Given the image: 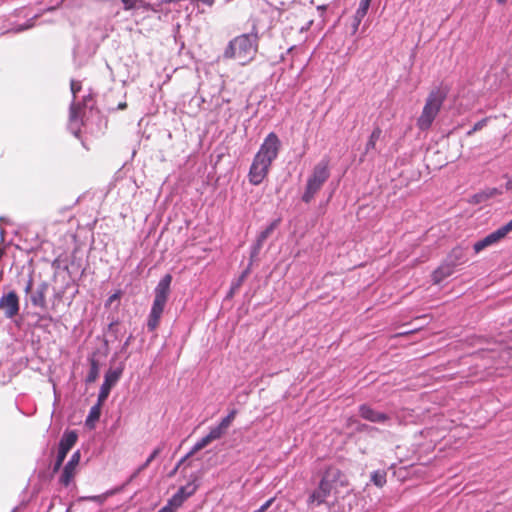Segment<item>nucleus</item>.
Segmentation results:
<instances>
[{"label":"nucleus","instance_id":"obj_15","mask_svg":"<svg viewBox=\"0 0 512 512\" xmlns=\"http://www.w3.org/2000/svg\"><path fill=\"white\" fill-rule=\"evenodd\" d=\"M455 267L446 259L432 273V281L434 284H440L446 278L454 273Z\"/></svg>","mask_w":512,"mask_h":512},{"label":"nucleus","instance_id":"obj_5","mask_svg":"<svg viewBox=\"0 0 512 512\" xmlns=\"http://www.w3.org/2000/svg\"><path fill=\"white\" fill-rule=\"evenodd\" d=\"M49 284L45 281L34 285L33 276L29 275L24 284V305L28 310L30 307L43 310L46 304V294Z\"/></svg>","mask_w":512,"mask_h":512},{"label":"nucleus","instance_id":"obj_8","mask_svg":"<svg viewBox=\"0 0 512 512\" xmlns=\"http://www.w3.org/2000/svg\"><path fill=\"white\" fill-rule=\"evenodd\" d=\"M198 485L192 481L181 486L178 491L168 500V504L176 511L182 504L197 491Z\"/></svg>","mask_w":512,"mask_h":512},{"label":"nucleus","instance_id":"obj_50","mask_svg":"<svg viewBox=\"0 0 512 512\" xmlns=\"http://www.w3.org/2000/svg\"><path fill=\"white\" fill-rule=\"evenodd\" d=\"M506 1H507V0H497V2H498L499 4H504V3H506Z\"/></svg>","mask_w":512,"mask_h":512},{"label":"nucleus","instance_id":"obj_35","mask_svg":"<svg viewBox=\"0 0 512 512\" xmlns=\"http://www.w3.org/2000/svg\"><path fill=\"white\" fill-rule=\"evenodd\" d=\"M70 89L73 94V100L75 101L77 93L80 92V90L82 89L81 82L76 81V80H71Z\"/></svg>","mask_w":512,"mask_h":512},{"label":"nucleus","instance_id":"obj_12","mask_svg":"<svg viewBox=\"0 0 512 512\" xmlns=\"http://www.w3.org/2000/svg\"><path fill=\"white\" fill-rule=\"evenodd\" d=\"M80 462V453L79 451L75 452L70 460L67 462V464L64 466L62 474L60 476L59 482L67 487L70 485L72 480L74 479L76 475V468Z\"/></svg>","mask_w":512,"mask_h":512},{"label":"nucleus","instance_id":"obj_27","mask_svg":"<svg viewBox=\"0 0 512 512\" xmlns=\"http://www.w3.org/2000/svg\"><path fill=\"white\" fill-rule=\"evenodd\" d=\"M489 119H490L489 117H485V118L481 119L480 121L476 122L474 124V126L470 130L467 131L466 135L472 136L475 132L484 128L487 125Z\"/></svg>","mask_w":512,"mask_h":512},{"label":"nucleus","instance_id":"obj_36","mask_svg":"<svg viewBox=\"0 0 512 512\" xmlns=\"http://www.w3.org/2000/svg\"><path fill=\"white\" fill-rule=\"evenodd\" d=\"M486 194H484L483 190L474 194L473 197H472V202L475 203V204H480L482 202H485L486 201V198H485Z\"/></svg>","mask_w":512,"mask_h":512},{"label":"nucleus","instance_id":"obj_25","mask_svg":"<svg viewBox=\"0 0 512 512\" xmlns=\"http://www.w3.org/2000/svg\"><path fill=\"white\" fill-rule=\"evenodd\" d=\"M371 481L377 487H383L386 484V472L384 470L374 471L371 475Z\"/></svg>","mask_w":512,"mask_h":512},{"label":"nucleus","instance_id":"obj_2","mask_svg":"<svg viewBox=\"0 0 512 512\" xmlns=\"http://www.w3.org/2000/svg\"><path fill=\"white\" fill-rule=\"evenodd\" d=\"M259 36L256 26L250 33L236 36L229 41L223 52L224 59H237L241 64H246L254 59L258 51Z\"/></svg>","mask_w":512,"mask_h":512},{"label":"nucleus","instance_id":"obj_39","mask_svg":"<svg viewBox=\"0 0 512 512\" xmlns=\"http://www.w3.org/2000/svg\"><path fill=\"white\" fill-rule=\"evenodd\" d=\"M150 465V463L146 460L141 466H139L137 468V470L132 474L130 480L134 479L135 477H137L143 470H145L148 466Z\"/></svg>","mask_w":512,"mask_h":512},{"label":"nucleus","instance_id":"obj_1","mask_svg":"<svg viewBox=\"0 0 512 512\" xmlns=\"http://www.w3.org/2000/svg\"><path fill=\"white\" fill-rule=\"evenodd\" d=\"M281 149V141L275 132H270L258 152L253 158L249 169V181L253 185H259L268 175L273 161L278 157Z\"/></svg>","mask_w":512,"mask_h":512},{"label":"nucleus","instance_id":"obj_21","mask_svg":"<svg viewBox=\"0 0 512 512\" xmlns=\"http://www.w3.org/2000/svg\"><path fill=\"white\" fill-rule=\"evenodd\" d=\"M102 405L103 403H100L98 400L97 403L91 407L89 415L86 419L87 426L91 428L94 427L95 422H97L100 418Z\"/></svg>","mask_w":512,"mask_h":512},{"label":"nucleus","instance_id":"obj_48","mask_svg":"<svg viewBox=\"0 0 512 512\" xmlns=\"http://www.w3.org/2000/svg\"><path fill=\"white\" fill-rule=\"evenodd\" d=\"M127 107V103L126 102H121L118 104V109L119 110H124L125 108Z\"/></svg>","mask_w":512,"mask_h":512},{"label":"nucleus","instance_id":"obj_37","mask_svg":"<svg viewBox=\"0 0 512 512\" xmlns=\"http://www.w3.org/2000/svg\"><path fill=\"white\" fill-rule=\"evenodd\" d=\"M486 247H488L485 239H481L479 241H477L474 245H473V249L475 251V253H479L480 251H482L483 249H485Z\"/></svg>","mask_w":512,"mask_h":512},{"label":"nucleus","instance_id":"obj_14","mask_svg":"<svg viewBox=\"0 0 512 512\" xmlns=\"http://www.w3.org/2000/svg\"><path fill=\"white\" fill-rule=\"evenodd\" d=\"M359 414L363 419L373 423H384L390 419L386 413L376 411L367 404H362L359 406Z\"/></svg>","mask_w":512,"mask_h":512},{"label":"nucleus","instance_id":"obj_20","mask_svg":"<svg viewBox=\"0 0 512 512\" xmlns=\"http://www.w3.org/2000/svg\"><path fill=\"white\" fill-rule=\"evenodd\" d=\"M89 362H90V370H89V373L87 375L86 382L87 383H93V382L96 381V379L99 376L100 364H99V361L95 358V354H93L89 358Z\"/></svg>","mask_w":512,"mask_h":512},{"label":"nucleus","instance_id":"obj_38","mask_svg":"<svg viewBox=\"0 0 512 512\" xmlns=\"http://www.w3.org/2000/svg\"><path fill=\"white\" fill-rule=\"evenodd\" d=\"M503 236L505 237L509 232L512 231V219L505 225L499 228Z\"/></svg>","mask_w":512,"mask_h":512},{"label":"nucleus","instance_id":"obj_19","mask_svg":"<svg viewBox=\"0 0 512 512\" xmlns=\"http://www.w3.org/2000/svg\"><path fill=\"white\" fill-rule=\"evenodd\" d=\"M77 441V434L74 431L65 432L60 440L59 448L62 451L69 452Z\"/></svg>","mask_w":512,"mask_h":512},{"label":"nucleus","instance_id":"obj_31","mask_svg":"<svg viewBox=\"0 0 512 512\" xmlns=\"http://www.w3.org/2000/svg\"><path fill=\"white\" fill-rule=\"evenodd\" d=\"M67 454H68L67 452L58 449L57 458H56V461H55V464H54V467H53V472L54 473L57 472L60 469V467L63 464V461L65 460V458L67 456Z\"/></svg>","mask_w":512,"mask_h":512},{"label":"nucleus","instance_id":"obj_3","mask_svg":"<svg viewBox=\"0 0 512 512\" xmlns=\"http://www.w3.org/2000/svg\"><path fill=\"white\" fill-rule=\"evenodd\" d=\"M448 95L446 87H436L430 91L423 107L422 113L417 119V126L420 130H428L438 115Z\"/></svg>","mask_w":512,"mask_h":512},{"label":"nucleus","instance_id":"obj_28","mask_svg":"<svg viewBox=\"0 0 512 512\" xmlns=\"http://www.w3.org/2000/svg\"><path fill=\"white\" fill-rule=\"evenodd\" d=\"M211 439L208 437V435H206L205 437H203L202 439H200L195 445L194 447L192 448L190 454H194L200 450H202L203 448H205L207 445H209L211 443Z\"/></svg>","mask_w":512,"mask_h":512},{"label":"nucleus","instance_id":"obj_18","mask_svg":"<svg viewBox=\"0 0 512 512\" xmlns=\"http://www.w3.org/2000/svg\"><path fill=\"white\" fill-rule=\"evenodd\" d=\"M330 492L331 489L328 486L322 487V482L320 481L318 489L309 496L308 503L319 505L325 501Z\"/></svg>","mask_w":512,"mask_h":512},{"label":"nucleus","instance_id":"obj_44","mask_svg":"<svg viewBox=\"0 0 512 512\" xmlns=\"http://www.w3.org/2000/svg\"><path fill=\"white\" fill-rule=\"evenodd\" d=\"M374 428L373 427H369L368 425L366 424H360L357 428V430L359 432H362V431H368V430H373Z\"/></svg>","mask_w":512,"mask_h":512},{"label":"nucleus","instance_id":"obj_47","mask_svg":"<svg viewBox=\"0 0 512 512\" xmlns=\"http://www.w3.org/2000/svg\"><path fill=\"white\" fill-rule=\"evenodd\" d=\"M505 189L506 190H511L512 189V178H510L507 183L505 184Z\"/></svg>","mask_w":512,"mask_h":512},{"label":"nucleus","instance_id":"obj_40","mask_svg":"<svg viewBox=\"0 0 512 512\" xmlns=\"http://www.w3.org/2000/svg\"><path fill=\"white\" fill-rule=\"evenodd\" d=\"M275 498L272 497L269 500H267L259 509H257L254 512H265L274 502Z\"/></svg>","mask_w":512,"mask_h":512},{"label":"nucleus","instance_id":"obj_41","mask_svg":"<svg viewBox=\"0 0 512 512\" xmlns=\"http://www.w3.org/2000/svg\"><path fill=\"white\" fill-rule=\"evenodd\" d=\"M161 450H162V449H161L160 447H158V448L154 449V451H153V452L150 454V456L147 458V461H148L149 463H151V462H152V461H153V460H154V459H155V458L160 454Z\"/></svg>","mask_w":512,"mask_h":512},{"label":"nucleus","instance_id":"obj_26","mask_svg":"<svg viewBox=\"0 0 512 512\" xmlns=\"http://www.w3.org/2000/svg\"><path fill=\"white\" fill-rule=\"evenodd\" d=\"M503 238H504V236L501 233V231L499 230V228L497 230H495L494 232H492V233H490V234H488L487 236L484 237V239H485V241H486L488 246L497 243L498 241H500Z\"/></svg>","mask_w":512,"mask_h":512},{"label":"nucleus","instance_id":"obj_45","mask_svg":"<svg viewBox=\"0 0 512 512\" xmlns=\"http://www.w3.org/2000/svg\"><path fill=\"white\" fill-rule=\"evenodd\" d=\"M158 323L159 322H147L148 330L151 332L156 330V328L158 327Z\"/></svg>","mask_w":512,"mask_h":512},{"label":"nucleus","instance_id":"obj_46","mask_svg":"<svg viewBox=\"0 0 512 512\" xmlns=\"http://www.w3.org/2000/svg\"><path fill=\"white\" fill-rule=\"evenodd\" d=\"M91 99H92V96L90 94L87 95V96H84L83 97V103H81L82 107L85 106L88 103V101H90Z\"/></svg>","mask_w":512,"mask_h":512},{"label":"nucleus","instance_id":"obj_34","mask_svg":"<svg viewBox=\"0 0 512 512\" xmlns=\"http://www.w3.org/2000/svg\"><path fill=\"white\" fill-rule=\"evenodd\" d=\"M237 414L236 410H232L225 418L221 420V424L227 429L231 426L233 420L235 419Z\"/></svg>","mask_w":512,"mask_h":512},{"label":"nucleus","instance_id":"obj_32","mask_svg":"<svg viewBox=\"0 0 512 512\" xmlns=\"http://www.w3.org/2000/svg\"><path fill=\"white\" fill-rule=\"evenodd\" d=\"M372 0H361L356 13L366 16Z\"/></svg>","mask_w":512,"mask_h":512},{"label":"nucleus","instance_id":"obj_9","mask_svg":"<svg viewBox=\"0 0 512 512\" xmlns=\"http://www.w3.org/2000/svg\"><path fill=\"white\" fill-rule=\"evenodd\" d=\"M322 487L328 486L330 489L333 488V485L340 484L341 486L347 485V478L345 474L336 466H329L322 479Z\"/></svg>","mask_w":512,"mask_h":512},{"label":"nucleus","instance_id":"obj_16","mask_svg":"<svg viewBox=\"0 0 512 512\" xmlns=\"http://www.w3.org/2000/svg\"><path fill=\"white\" fill-rule=\"evenodd\" d=\"M466 250L467 248L456 246L449 252L445 259L456 268L468 261Z\"/></svg>","mask_w":512,"mask_h":512},{"label":"nucleus","instance_id":"obj_13","mask_svg":"<svg viewBox=\"0 0 512 512\" xmlns=\"http://www.w3.org/2000/svg\"><path fill=\"white\" fill-rule=\"evenodd\" d=\"M121 372L109 370L105 374L104 382L101 385L100 392L98 394V399L100 403H104L108 398L111 388L117 383L120 378Z\"/></svg>","mask_w":512,"mask_h":512},{"label":"nucleus","instance_id":"obj_43","mask_svg":"<svg viewBox=\"0 0 512 512\" xmlns=\"http://www.w3.org/2000/svg\"><path fill=\"white\" fill-rule=\"evenodd\" d=\"M158 512H176V510L167 503Z\"/></svg>","mask_w":512,"mask_h":512},{"label":"nucleus","instance_id":"obj_7","mask_svg":"<svg viewBox=\"0 0 512 512\" xmlns=\"http://www.w3.org/2000/svg\"><path fill=\"white\" fill-rule=\"evenodd\" d=\"M20 309L19 297L15 291L3 294L0 298V311L6 318H14Z\"/></svg>","mask_w":512,"mask_h":512},{"label":"nucleus","instance_id":"obj_10","mask_svg":"<svg viewBox=\"0 0 512 512\" xmlns=\"http://www.w3.org/2000/svg\"><path fill=\"white\" fill-rule=\"evenodd\" d=\"M82 109V104L76 103L74 100L69 107V128L76 137H79L81 126L83 125V121L81 119Z\"/></svg>","mask_w":512,"mask_h":512},{"label":"nucleus","instance_id":"obj_42","mask_svg":"<svg viewBox=\"0 0 512 512\" xmlns=\"http://www.w3.org/2000/svg\"><path fill=\"white\" fill-rule=\"evenodd\" d=\"M126 10L134 8L132 0H121Z\"/></svg>","mask_w":512,"mask_h":512},{"label":"nucleus","instance_id":"obj_30","mask_svg":"<svg viewBox=\"0 0 512 512\" xmlns=\"http://www.w3.org/2000/svg\"><path fill=\"white\" fill-rule=\"evenodd\" d=\"M112 494H113V492H107V493L101 494V495L86 496V497H82L81 500L93 501V502H97L99 504H103L105 502V500L107 499V497Z\"/></svg>","mask_w":512,"mask_h":512},{"label":"nucleus","instance_id":"obj_33","mask_svg":"<svg viewBox=\"0 0 512 512\" xmlns=\"http://www.w3.org/2000/svg\"><path fill=\"white\" fill-rule=\"evenodd\" d=\"M484 194H486L485 198L486 200L493 198L497 195H501L503 193V190L500 188H486L483 190Z\"/></svg>","mask_w":512,"mask_h":512},{"label":"nucleus","instance_id":"obj_11","mask_svg":"<svg viewBox=\"0 0 512 512\" xmlns=\"http://www.w3.org/2000/svg\"><path fill=\"white\" fill-rule=\"evenodd\" d=\"M281 219L273 220L260 234L257 236L255 243L251 248L250 258L254 259L258 256L264 242L268 239V237L274 232V230L279 226Z\"/></svg>","mask_w":512,"mask_h":512},{"label":"nucleus","instance_id":"obj_23","mask_svg":"<svg viewBox=\"0 0 512 512\" xmlns=\"http://www.w3.org/2000/svg\"><path fill=\"white\" fill-rule=\"evenodd\" d=\"M227 430L228 429L226 427L219 423L216 427L212 428L207 435L213 442L222 438L227 433Z\"/></svg>","mask_w":512,"mask_h":512},{"label":"nucleus","instance_id":"obj_4","mask_svg":"<svg viewBox=\"0 0 512 512\" xmlns=\"http://www.w3.org/2000/svg\"><path fill=\"white\" fill-rule=\"evenodd\" d=\"M330 176L328 160H321L313 168L312 174L307 179L305 191L302 195V201L310 203L315 195L320 191L323 184Z\"/></svg>","mask_w":512,"mask_h":512},{"label":"nucleus","instance_id":"obj_6","mask_svg":"<svg viewBox=\"0 0 512 512\" xmlns=\"http://www.w3.org/2000/svg\"><path fill=\"white\" fill-rule=\"evenodd\" d=\"M172 275H164L155 288V298L150 312V320H159L170 293Z\"/></svg>","mask_w":512,"mask_h":512},{"label":"nucleus","instance_id":"obj_49","mask_svg":"<svg viewBox=\"0 0 512 512\" xmlns=\"http://www.w3.org/2000/svg\"><path fill=\"white\" fill-rule=\"evenodd\" d=\"M413 332L414 331H403V332L398 333L397 335L398 336H403V335H408V334L413 333Z\"/></svg>","mask_w":512,"mask_h":512},{"label":"nucleus","instance_id":"obj_22","mask_svg":"<svg viewBox=\"0 0 512 512\" xmlns=\"http://www.w3.org/2000/svg\"><path fill=\"white\" fill-rule=\"evenodd\" d=\"M123 296V291L121 289L116 290L112 295L108 297L105 302V307L110 308L113 305L115 308H118L120 305L121 298Z\"/></svg>","mask_w":512,"mask_h":512},{"label":"nucleus","instance_id":"obj_29","mask_svg":"<svg viewBox=\"0 0 512 512\" xmlns=\"http://www.w3.org/2000/svg\"><path fill=\"white\" fill-rule=\"evenodd\" d=\"M365 16L363 15H359L358 13L355 12L354 16L352 17V22H351V34L352 35H355L359 29V26L363 20Z\"/></svg>","mask_w":512,"mask_h":512},{"label":"nucleus","instance_id":"obj_24","mask_svg":"<svg viewBox=\"0 0 512 512\" xmlns=\"http://www.w3.org/2000/svg\"><path fill=\"white\" fill-rule=\"evenodd\" d=\"M248 273H249L248 269L243 271L242 274L238 277V279L235 280L232 283V285L230 287V290H229V292L227 294L228 298L232 297L234 295V293L241 287V285L243 284V282H244L245 278L247 277Z\"/></svg>","mask_w":512,"mask_h":512},{"label":"nucleus","instance_id":"obj_17","mask_svg":"<svg viewBox=\"0 0 512 512\" xmlns=\"http://www.w3.org/2000/svg\"><path fill=\"white\" fill-rule=\"evenodd\" d=\"M382 135V129L379 126H376L372 133L370 134L368 141L365 145L364 152L361 154L359 161L364 162L365 157L371 152L376 151V143L380 139Z\"/></svg>","mask_w":512,"mask_h":512}]
</instances>
